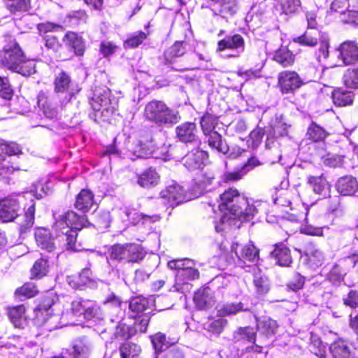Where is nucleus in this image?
<instances>
[{
  "instance_id": "5",
  "label": "nucleus",
  "mask_w": 358,
  "mask_h": 358,
  "mask_svg": "<svg viewBox=\"0 0 358 358\" xmlns=\"http://www.w3.org/2000/svg\"><path fill=\"white\" fill-rule=\"evenodd\" d=\"M144 115L146 119L159 125L176 124L180 119L178 113L170 109L159 101H152L147 103Z\"/></svg>"
},
{
  "instance_id": "48",
  "label": "nucleus",
  "mask_w": 358,
  "mask_h": 358,
  "mask_svg": "<svg viewBox=\"0 0 358 358\" xmlns=\"http://www.w3.org/2000/svg\"><path fill=\"white\" fill-rule=\"evenodd\" d=\"M48 260L44 257L37 259L31 268V278L32 279H39L46 275L48 272Z\"/></svg>"
},
{
  "instance_id": "16",
  "label": "nucleus",
  "mask_w": 358,
  "mask_h": 358,
  "mask_svg": "<svg viewBox=\"0 0 358 358\" xmlns=\"http://www.w3.org/2000/svg\"><path fill=\"white\" fill-rule=\"evenodd\" d=\"M20 210V200L15 198H6L0 201V220L3 222L13 221Z\"/></svg>"
},
{
  "instance_id": "41",
  "label": "nucleus",
  "mask_w": 358,
  "mask_h": 358,
  "mask_svg": "<svg viewBox=\"0 0 358 358\" xmlns=\"http://www.w3.org/2000/svg\"><path fill=\"white\" fill-rule=\"evenodd\" d=\"M354 94L346 90L338 88L331 93V98L335 105L338 106H345L350 105L353 101Z\"/></svg>"
},
{
  "instance_id": "60",
  "label": "nucleus",
  "mask_w": 358,
  "mask_h": 358,
  "mask_svg": "<svg viewBox=\"0 0 358 358\" xmlns=\"http://www.w3.org/2000/svg\"><path fill=\"white\" fill-rule=\"evenodd\" d=\"M152 343L156 352H162L169 347L165 335L160 332L152 336Z\"/></svg>"
},
{
  "instance_id": "35",
  "label": "nucleus",
  "mask_w": 358,
  "mask_h": 358,
  "mask_svg": "<svg viewBox=\"0 0 358 358\" xmlns=\"http://www.w3.org/2000/svg\"><path fill=\"white\" fill-rule=\"evenodd\" d=\"M67 280L73 288L82 289L92 282V273L90 268H86L83 269L78 276L69 277Z\"/></svg>"
},
{
  "instance_id": "1",
  "label": "nucleus",
  "mask_w": 358,
  "mask_h": 358,
  "mask_svg": "<svg viewBox=\"0 0 358 358\" xmlns=\"http://www.w3.org/2000/svg\"><path fill=\"white\" fill-rule=\"evenodd\" d=\"M219 210L223 213L220 221L224 224L229 219L249 221L257 213L256 206L236 189L229 188L220 195Z\"/></svg>"
},
{
  "instance_id": "12",
  "label": "nucleus",
  "mask_w": 358,
  "mask_h": 358,
  "mask_svg": "<svg viewBox=\"0 0 358 358\" xmlns=\"http://www.w3.org/2000/svg\"><path fill=\"white\" fill-rule=\"evenodd\" d=\"M331 10L339 13L341 20L344 23L358 25V6L350 5L348 0H334L331 3Z\"/></svg>"
},
{
  "instance_id": "49",
  "label": "nucleus",
  "mask_w": 358,
  "mask_h": 358,
  "mask_svg": "<svg viewBox=\"0 0 358 358\" xmlns=\"http://www.w3.org/2000/svg\"><path fill=\"white\" fill-rule=\"evenodd\" d=\"M273 59L283 67H287L294 63V56L287 47H281L275 52Z\"/></svg>"
},
{
  "instance_id": "39",
  "label": "nucleus",
  "mask_w": 358,
  "mask_h": 358,
  "mask_svg": "<svg viewBox=\"0 0 358 358\" xmlns=\"http://www.w3.org/2000/svg\"><path fill=\"white\" fill-rule=\"evenodd\" d=\"M25 306L20 305L10 308L8 316L10 322L17 328H23L26 324Z\"/></svg>"
},
{
  "instance_id": "59",
  "label": "nucleus",
  "mask_w": 358,
  "mask_h": 358,
  "mask_svg": "<svg viewBox=\"0 0 358 358\" xmlns=\"http://www.w3.org/2000/svg\"><path fill=\"white\" fill-rule=\"evenodd\" d=\"M195 266V262L190 259H173L168 262V267L171 269H175L177 272L179 270H185L189 266Z\"/></svg>"
},
{
  "instance_id": "23",
  "label": "nucleus",
  "mask_w": 358,
  "mask_h": 358,
  "mask_svg": "<svg viewBox=\"0 0 358 358\" xmlns=\"http://www.w3.org/2000/svg\"><path fill=\"white\" fill-rule=\"evenodd\" d=\"M62 42L68 49L73 50L75 55H83L85 50V42L83 37L76 32L67 31L62 38Z\"/></svg>"
},
{
  "instance_id": "13",
  "label": "nucleus",
  "mask_w": 358,
  "mask_h": 358,
  "mask_svg": "<svg viewBox=\"0 0 358 358\" xmlns=\"http://www.w3.org/2000/svg\"><path fill=\"white\" fill-rule=\"evenodd\" d=\"M229 50L232 53L229 57H237L244 52L245 41L240 34H234L227 36L217 43V51H224Z\"/></svg>"
},
{
  "instance_id": "46",
  "label": "nucleus",
  "mask_w": 358,
  "mask_h": 358,
  "mask_svg": "<svg viewBox=\"0 0 358 358\" xmlns=\"http://www.w3.org/2000/svg\"><path fill=\"white\" fill-rule=\"evenodd\" d=\"M6 8L13 14L27 12L31 8V0H4Z\"/></svg>"
},
{
  "instance_id": "27",
  "label": "nucleus",
  "mask_w": 358,
  "mask_h": 358,
  "mask_svg": "<svg viewBox=\"0 0 358 358\" xmlns=\"http://www.w3.org/2000/svg\"><path fill=\"white\" fill-rule=\"evenodd\" d=\"M111 328L114 329L113 336L115 338L129 339L136 334V329L130 324H127L124 320L119 317L110 319Z\"/></svg>"
},
{
  "instance_id": "57",
  "label": "nucleus",
  "mask_w": 358,
  "mask_h": 358,
  "mask_svg": "<svg viewBox=\"0 0 358 358\" xmlns=\"http://www.w3.org/2000/svg\"><path fill=\"white\" fill-rule=\"evenodd\" d=\"M200 123L203 134L206 135L215 131V128L217 123V118L213 115L207 113L202 117Z\"/></svg>"
},
{
  "instance_id": "50",
  "label": "nucleus",
  "mask_w": 358,
  "mask_h": 358,
  "mask_svg": "<svg viewBox=\"0 0 358 358\" xmlns=\"http://www.w3.org/2000/svg\"><path fill=\"white\" fill-rule=\"evenodd\" d=\"M13 94V89L7 77H0V105L6 106Z\"/></svg>"
},
{
  "instance_id": "55",
  "label": "nucleus",
  "mask_w": 358,
  "mask_h": 358,
  "mask_svg": "<svg viewBox=\"0 0 358 358\" xmlns=\"http://www.w3.org/2000/svg\"><path fill=\"white\" fill-rule=\"evenodd\" d=\"M307 135L309 138L317 142L323 141L328 135V133L323 127L313 122L308 129Z\"/></svg>"
},
{
  "instance_id": "56",
  "label": "nucleus",
  "mask_w": 358,
  "mask_h": 358,
  "mask_svg": "<svg viewBox=\"0 0 358 358\" xmlns=\"http://www.w3.org/2000/svg\"><path fill=\"white\" fill-rule=\"evenodd\" d=\"M253 282L256 291L259 294H264L269 290L270 286L268 278L261 273H257L254 275Z\"/></svg>"
},
{
  "instance_id": "4",
  "label": "nucleus",
  "mask_w": 358,
  "mask_h": 358,
  "mask_svg": "<svg viewBox=\"0 0 358 358\" xmlns=\"http://www.w3.org/2000/svg\"><path fill=\"white\" fill-rule=\"evenodd\" d=\"M3 66L23 76H30L35 72L34 64L27 61L18 44L10 41L3 46V55L1 59Z\"/></svg>"
},
{
  "instance_id": "22",
  "label": "nucleus",
  "mask_w": 358,
  "mask_h": 358,
  "mask_svg": "<svg viewBox=\"0 0 358 358\" xmlns=\"http://www.w3.org/2000/svg\"><path fill=\"white\" fill-rule=\"evenodd\" d=\"M239 245L233 243L231 246V250L234 252L239 261L245 262H255L259 257V250L252 244H247L241 246L238 250Z\"/></svg>"
},
{
  "instance_id": "15",
  "label": "nucleus",
  "mask_w": 358,
  "mask_h": 358,
  "mask_svg": "<svg viewBox=\"0 0 358 358\" xmlns=\"http://www.w3.org/2000/svg\"><path fill=\"white\" fill-rule=\"evenodd\" d=\"M176 134V137L182 143H192L196 147L200 145L197 136V127L193 122H187L177 126Z\"/></svg>"
},
{
  "instance_id": "32",
  "label": "nucleus",
  "mask_w": 358,
  "mask_h": 358,
  "mask_svg": "<svg viewBox=\"0 0 358 358\" xmlns=\"http://www.w3.org/2000/svg\"><path fill=\"white\" fill-rule=\"evenodd\" d=\"M92 348L90 340L85 337H81L74 341L71 352L73 358H88Z\"/></svg>"
},
{
  "instance_id": "33",
  "label": "nucleus",
  "mask_w": 358,
  "mask_h": 358,
  "mask_svg": "<svg viewBox=\"0 0 358 358\" xmlns=\"http://www.w3.org/2000/svg\"><path fill=\"white\" fill-rule=\"evenodd\" d=\"M276 264L281 266H289L292 262L289 249L283 243L277 244L271 252Z\"/></svg>"
},
{
  "instance_id": "2",
  "label": "nucleus",
  "mask_w": 358,
  "mask_h": 358,
  "mask_svg": "<svg viewBox=\"0 0 358 358\" xmlns=\"http://www.w3.org/2000/svg\"><path fill=\"white\" fill-rule=\"evenodd\" d=\"M87 220L85 215H78L76 213L69 210L59 215L52 226V233L56 238L64 241V246L70 251H78L76 245L77 231L87 226Z\"/></svg>"
},
{
  "instance_id": "7",
  "label": "nucleus",
  "mask_w": 358,
  "mask_h": 358,
  "mask_svg": "<svg viewBox=\"0 0 358 358\" xmlns=\"http://www.w3.org/2000/svg\"><path fill=\"white\" fill-rule=\"evenodd\" d=\"M80 91L78 85L65 71L55 75L54 92L58 94L62 106H65Z\"/></svg>"
},
{
  "instance_id": "53",
  "label": "nucleus",
  "mask_w": 358,
  "mask_h": 358,
  "mask_svg": "<svg viewBox=\"0 0 358 358\" xmlns=\"http://www.w3.org/2000/svg\"><path fill=\"white\" fill-rule=\"evenodd\" d=\"M256 334L254 328L250 327H240L234 333V339L236 341H248L249 342H255L256 339Z\"/></svg>"
},
{
  "instance_id": "8",
  "label": "nucleus",
  "mask_w": 358,
  "mask_h": 358,
  "mask_svg": "<svg viewBox=\"0 0 358 358\" xmlns=\"http://www.w3.org/2000/svg\"><path fill=\"white\" fill-rule=\"evenodd\" d=\"M320 40V48L315 52L318 62L327 59L329 57V40L327 36L321 34L317 29H308L303 35L294 39V41L301 45L315 46Z\"/></svg>"
},
{
  "instance_id": "47",
  "label": "nucleus",
  "mask_w": 358,
  "mask_h": 358,
  "mask_svg": "<svg viewBox=\"0 0 358 358\" xmlns=\"http://www.w3.org/2000/svg\"><path fill=\"white\" fill-rule=\"evenodd\" d=\"M334 358H350V350L348 343L343 340L334 342L330 346Z\"/></svg>"
},
{
  "instance_id": "30",
  "label": "nucleus",
  "mask_w": 358,
  "mask_h": 358,
  "mask_svg": "<svg viewBox=\"0 0 358 358\" xmlns=\"http://www.w3.org/2000/svg\"><path fill=\"white\" fill-rule=\"evenodd\" d=\"M337 191L344 196H352L358 189V182L352 176L340 178L336 184Z\"/></svg>"
},
{
  "instance_id": "20",
  "label": "nucleus",
  "mask_w": 358,
  "mask_h": 358,
  "mask_svg": "<svg viewBox=\"0 0 358 358\" xmlns=\"http://www.w3.org/2000/svg\"><path fill=\"white\" fill-rule=\"evenodd\" d=\"M337 50L338 58L345 65H350L358 61V47L352 41H345L340 45Z\"/></svg>"
},
{
  "instance_id": "18",
  "label": "nucleus",
  "mask_w": 358,
  "mask_h": 358,
  "mask_svg": "<svg viewBox=\"0 0 358 358\" xmlns=\"http://www.w3.org/2000/svg\"><path fill=\"white\" fill-rule=\"evenodd\" d=\"M34 194L32 191L26 192L24 194L19 195V199L26 198L30 200L27 206H24V221L19 223V229L21 234L29 230L34 223L35 203L33 199Z\"/></svg>"
},
{
  "instance_id": "10",
  "label": "nucleus",
  "mask_w": 358,
  "mask_h": 358,
  "mask_svg": "<svg viewBox=\"0 0 358 358\" xmlns=\"http://www.w3.org/2000/svg\"><path fill=\"white\" fill-rule=\"evenodd\" d=\"M0 148L1 152L7 155L6 157L0 153V179L4 180L7 179L15 171L20 169L19 166L13 164L9 157L20 155L22 150L19 145L14 142L1 143Z\"/></svg>"
},
{
  "instance_id": "61",
  "label": "nucleus",
  "mask_w": 358,
  "mask_h": 358,
  "mask_svg": "<svg viewBox=\"0 0 358 358\" xmlns=\"http://www.w3.org/2000/svg\"><path fill=\"white\" fill-rule=\"evenodd\" d=\"M84 311L83 317L86 320H91L96 315L98 314L99 307L93 301L85 300L84 301Z\"/></svg>"
},
{
  "instance_id": "38",
  "label": "nucleus",
  "mask_w": 358,
  "mask_h": 358,
  "mask_svg": "<svg viewBox=\"0 0 358 358\" xmlns=\"http://www.w3.org/2000/svg\"><path fill=\"white\" fill-rule=\"evenodd\" d=\"M94 203L92 192L86 189H82L76 196L75 207L83 212L88 211Z\"/></svg>"
},
{
  "instance_id": "58",
  "label": "nucleus",
  "mask_w": 358,
  "mask_h": 358,
  "mask_svg": "<svg viewBox=\"0 0 358 358\" xmlns=\"http://www.w3.org/2000/svg\"><path fill=\"white\" fill-rule=\"evenodd\" d=\"M147 38V35L143 31H138L131 34L124 42L125 48H135L140 45Z\"/></svg>"
},
{
  "instance_id": "25",
  "label": "nucleus",
  "mask_w": 358,
  "mask_h": 358,
  "mask_svg": "<svg viewBox=\"0 0 358 358\" xmlns=\"http://www.w3.org/2000/svg\"><path fill=\"white\" fill-rule=\"evenodd\" d=\"M207 155L199 147L189 152L182 159L183 165L189 170L200 169Z\"/></svg>"
},
{
  "instance_id": "21",
  "label": "nucleus",
  "mask_w": 358,
  "mask_h": 358,
  "mask_svg": "<svg viewBox=\"0 0 358 358\" xmlns=\"http://www.w3.org/2000/svg\"><path fill=\"white\" fill-rule=\"evenodd\" d=\"M257 328L259 332L257 340L260 344H264L267 338L275 334L278 325L275 320L264 317L257 320Z\"/></svg>"
},
{
  "instance_id": "42",
  "label": "nucleus",
  "mask_w": 358,
  "mask_h": 358,
  "mask_svg": "<svg viewBox=\"0 0 358 358\" xmlns=\"http://www.w3.org/2000/svg\"><path fill=\"white\" fill-rule=\"evenodd\" d=\"M159 181V176L153 169H148L138 177L137 182L143 187L155 186Z\"/></svg>"
},
{
  "instance_id": "14",
  "label": "nucleus",
  "mask_w": 358,
  "mask_h": 358,
  "mask_svg": "<svg viewBox=\"0 0 358 358\" xmlns=\"http://www.w3.org/2000/svg\"><path fill=\"white\" fill-rule=\"evenodd\" d=\"M160 195L161 198L167 201L172 207L191 199V197L185 193L184 188L176 182L162 190Z\"/></svg>"
},
{
  "instance_id": "28",
  "label": "nucleus",
  "mask_w": 358,
  "mask_h": 358,
  "mask_svg": "<svg viewBox=\"0 0 358 358\" xmlns=\"http://www.w3.org/2000/svg\"><path fill=\"white\" fill-rule=\"evenodd\" d=\"M154 300L142 296H138L131 299L129 304V310L133 313L131 317H136L138 315L151 310L153 306Z\"/></svg>"
},
{
  "instance_id": "64",
  "label": "nucleus",
  "mask_w": 358,
  "mask_h": 358,
  "mask_svg": "<svg viewBox=\"0 0 358 358\" xmlns=\"http://www.w3.org/2000/svg\"><path fill=\"white\" fill-rule=\"evenodd\" d=\"M345 275V271L339 265H335L329 271L328 279L335 284L341 282Z\"/></svg>"
},
{
  "instance_id": "19",
  "label": "nucleus",
  "mask_w": 358,
  "mask_h": 358,
  "mask_svg": "<svg viewBox=\"0 0 358 358\" xmlns=\"http://www.w3.org/2000/svg\"><path fill=\"white\" fill-rule=\"evenodd\" d=\"M301 82L294 71H283L278 75V85L282 93H289L301 86Z\"/></svg>"
},
{
  "instance_id": "31",
  "label": "nucleus",
  "mask_w": 358,
  "mask_h": 358,
  "mask_svg": "<svg viewBox=\"0 0 358 358\" xmlns=\"http://www.w3.org/2000/svg\"><path fill=\"white\" fill-rule=\"evenodd\" d=\"M35 239L38 247L47 252H52L55 249V243L49 230L38 228L35 231Z\"/></svg>"
},
{
  "instance_id": "6",
  "label": "nucleus",
  "mask_w": 358,
  "mask_h": 358,
  "mask_svg": "<svg viewBox=\"0 0 358 358\" xmlns=\"http://www.w3.org/2000/svg\"><path fill=\"white\" fill-rule=\"evenodd\" d=\"M55 305L54 296L48 295L34 309V324L38 327L45 326V329L51 331L58 327L57 321L59 315L54 314L52 307Z\"/></svg>"
},
{
  "instance_id": "9",
  "label": "nucleus",
  "mask_w": 358,
  "mask_h": 358,
  "mask_svg": "<svg viewBox=\"0 0 358 358\" xmlns=\"http://www.w3.org/2000/svg\"><path fill=\"white\" fill-rule=\"evenodd\" d=\"M145 255L143 248L134 243L115 244L109 250L110 259L118 262H137L142 260Z\"/></svg>"
},
{
  "instance_id": "37",
  "label": "nucleus",
  "mask_w": 358,
  "mask_h": 358,
  "mask_svg": "<svg viewBox=\"0 0 358 358\" xmlns=\"http://www.w3.org/2000/svg\"><path fill=\"white\" fill-rule=\"evenodd\" d=\"M187 43L185 41H176L164 52L166 61L172 64L177 57H182L187 51Z\"/></svg>"
},
{
  "instance_id": "45",
  "label": "nucleus",
  "mask_w": 358,
  "mask_h": 358,
  "mask_svg": "<svg viewBox=\"0 0 358 358\" xmlns=\"http://www.w3.org/2000/svg\"><path fill=\"white\" fill-rule=\"evenodd\" d=\"M306 255L313 266H321L324 261L323 252L313 244L306 246Z\"/></svg>"
},
{
  "instance_id": "51",
  "label": "nucleus",
  "mask_w": 358,
  "mask_h": 358,
  "mask_svg": "<svg viewBox=\"0 0 358 358\" xmlns=\"http://www.w3.org/2000/svg\"><path fill=\"white\" fill-rule=\"evenodd\" d=\"M122 358H138L141 352V348L134 343L127 342L120 348Z\"/></svg>"
},
{
  "instance_id": "40",
  "label": "nucleus",
  "mask_w": 358,
  "mask_h": 358,
  "mask_svg": "<svg viewBox=\"0 0 358 358\" xmlns=\"http://www.w3.org/2000/svg\"><path fill=\"white\" fill-rule=\"evenodd\" d=\"M38 105L46 118L51 120L57 118L58 115L57 108L48 99L44 93L38 94Z\"/></svg>"
},
{
  "instance_id": "43",
  "label": "nucleus",
  "mask_w": 358,
  "mask_h": 358,
  "mask_svg": "<svg viewBox=\"0 0 358 358\" xmlns=\"http://www.w3.org/2000/svg\"><path fill=\"white\" fill-rule=\"evenodd\" d=\"M308 182L317 194L326 196L329 192V185L322 176L318 177L309 176Z\"/></svg>"
},
{
  "instance_id": "63",
  "label": "nucleus",
  "mask_w": 358,
  "mask_h": 358,
  "mask_svg": "<svg viewBox=\"0 0 358 358\" xmlns=\"http://www.w3.org/2000/svg\"><path fill=\"white\" fill-rule=\"evenodd\" d=\"M227 321L223 317L214 320H210L206 324V329L213 333H220L223 328L227 325Z\"/></svg>"
},
{
  "instance_id": "54",
  "label": "nucleus",
  "mask_w": 358,
  "mask_h": 358,
  "mask_svg": "<svg viewBox=\"0 0 358 358\" xmlns=\"http://www.w3.org/2000/svg\"><path fill=\"white\" fill-rule=\"evenodd\" d=\"M84 299H76L71 302L70 312L67 311L63 313L62 316L73 320L77 317H83L84 311Z\"/></svg>"
},
{
  "instance_id": "44",
  "label": "nucleus",
  "mask_w": 358,
  "mask_h": 358,
  "mask_svg": "<svg viewBox=\"0 0 358 358\" xmlns=\"http://www.w3.org/2000/svg\"><path fill=\"white\" fill-rule=\"evenodd\" d=\"M205 136L210 148L223 154L229 152V147L222 141V136L218 132H211Z\"/></svg>"
},
{
  "instance_id": "36",
  "label": "nucleus",
  "mask_w": 358,
  "mask_h": 358,
  "mask_svg": "<svg viewBox=\"0 0 358 358\" xmlns=\"http://www.w3.org/2000/svg\"><path fill=\"white\" fill-rule=\"evenodd\" d=\"M196 306L201 309L208 308L215 303L212 291L209 287H205L196 292L194 296Z\"/></svg>"
},
{
  "instance_id": "62",
  "label": "nucleus",
  "mask_w": 358,
  "mask_h": 358,
  "mask_svg": "<svg viewBox=\"0 0 358 358\" xmlns=\"http://www.w3.org/2000/svg\"><path fill=\"white\" fill-rule=\"evenodd\" d=\"M38 292L36 286L33 282L25 283L16 290V294L24 296L26 298L35 296Z\"/></svg>"
},
{
  "instance_id": "24",
  "label": "nucleus",
  "mask_w": 358,
  "mask_h": 358,
  "mask_svg": "<svg viewBox=\"0 0 358 358\" xmlns=\"http://www.w3.org/2000/svg\"><path fill=\"white\" fill-rule=\"evenodd\" d=\"M238 10L237 0H220L213 5L214 15L227 19L232 17Z\"/></svg>"
},
{
  "instance_id": "11",
  "label": "nucleus",
  "mask_w": 358,
  "mask_h": 358,
  "mask_svg": "<svg viewBox=\"0 0 358 358\" xmlns=\"http://www.w3.org/2000/svg\"><path fill=\"white\" fill-rule=\"evenodd\" d=\"M194 266H192L188 268L179 270L176 272V282L169 289V291L179 292L183 294L189 292L192 287L189 282L197 279L199 277V272Z\"/></svg>"
},
{
  "instance_id": "17",
  "label": "nucleus",
  "mask_w": 358,
  "mask_h": 358,
  "mask_svg": "<svg viewBox=\"0 0 358 358\" xmlns=\"http://www.w3.org/2000/svg\"><path fill=\"white\" fill-rule=\"evenodd\" d=\"M129 151L136 158L159 157L155 149V143L150 139L138 140L129 148Z\"/></svg>"
},
{
  "instance_id": "34",
  "label": "nucleus",
  "mask_w": 358,
  "mask_h": 358,
  "mask_svg": "<svg viewBox=\"0 0 358 358\" xmlns=\"http://www.w3.org/2000/svg\"><path fill=\"white\" fill-rule=\"evenodd\" d=\"M217 315L219 317H227L236 315L242 311L250 310L248 306L242 302L226 303L217 307Z\"/></svg>"
},
{
  "instance_id": "29",
  "label": "nucleus",
  "mask_w": 358,
  "mask_h": 358,
  "mask_svg": "<svg viewBox=\"0 0 358 358\" xmlns=\"http://www.w3.org/2000/svg\"><path fill=\"white\" fill-rule=\"evenodd\" d=\"M301 7V0H277L275 8L280 15L292 17L297 14Z\"/></svg>"
},
{
  "instance_id": "3",
  "label": "nucleus",
  "mask_w": 358,
  "mask_h": 358,
  "mask_svg": "<svg viewBox=\"0 0 358 358\" xmlns=\"http://www.w3.org/2000/svg\"><path fill=\"white\" fill-rule=\"evenodd\" d=\"M110 91L106 87H96L90 97V105L94 114L90 116L97 122H108L116 110L117 103L111 99Z\"/></svg>"
},
{
  "instance_id": "26",
  "label": "nucleus",
  "mask_w": 358,
  "mask_h": 358,
  "mask_svg": "<svg viewBox=\"0 0 358 358\" xmlns=\"http://www.w3.org/2000/svg\"><path fill=\"white\" fill-rule=\"evenodd\" d=\"M260 164L261 163L257 157H252L248 160L247 163L243 164L241 167L236 168L232 172L226 173L224 176V180L225 182L238 180L248 172Z\"/></svg>"
},
{
  "instance_id": "52",
  "label": "nucleus",
  "mask_w": 358,
  "mask_h": 358,
  "mask_svg": "<svg viewBox=\"0 0 358 358\" xmlns=\"http://www.w3.org/2000/svg\"><path fill=\"white\" fill-rule=\"evenodd\" d=\"M343 81L344 85L352 89L358 88V66L348 68L343 73Z\"/></svg>"
}]
</instances>
